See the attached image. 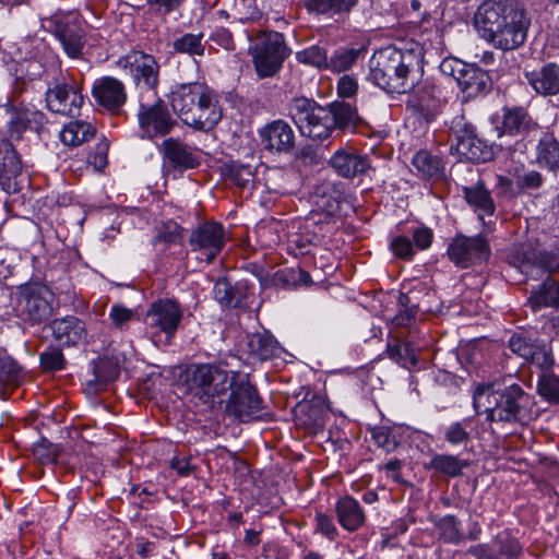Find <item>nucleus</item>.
Masks as SVG:
<instances>
[{"mask_svg":"<svg viewBox=\"0 0 559 559\" xmlns=\"http://www.w3.org/2000/svg\"><path fill=\"white\" fill-rule=\"evenodd\" d=\"M474 25L486 41L506 51L524 44L530 20L513 0H486L475 12Z\"/></svg>","mask_w":559,"mask_h":559,"instance_id":"obj_1","label":"nucleus"},{"mask_svg":"<svg viewBox=\"0 0 559 559\" xmlns=\"http://www.w3.org/2000/svg\"><path fill=\"white\" fill-rule=\"evenodd\" d=\"M424 74V52L419 45L409 49L385 47L369 60L368 80L388 93L413 91Z\"/></svg>","mask_w":559,"mask_h":559,"instance_id":"obj_2","label":"nucleus"},{"mask_svg":"<svg viewBox=\"0 0 559 559\" xmlns=\"http://www.w3.org/2000/svg\"><path fill=\"white\" fill-rule=\"evenodd\" d=\"M169 99L180 120L193 130L209 132L223 118L221 97L204 81L173 85Z\"/></svg>","mask_w":559,"mask_h":559,"instance_id":"obj_3","label":"nucleus"},{"mask_svg":"<svg viewBox=\"0 0 559 559\" xmlns=\"http://www.w3.org/2000/svg\"><path fill=\"white\" fill-rule=\"evenodd\" d=\"M532 406V397L515 383L503 391L495 382L479 383L473 391L475 413L486 419H521L533 415Z\"/></svg>","mask_w":559,"mask_h":559,"instance_id":"obj_4","label":"nucleus"},{"mask_svg":"<svg viewBox=\"0 0 559 559\" xmlns=\"http://www.w3.org/2000/svg\"><path fill=\"white\" fill-rule=\"evenodd\" d=\"M503 258L509 265L536 280L559 270V251L543 248L534 233L527 234L525 241L513 243Z\"/></svg>","mask_w":559,"mask_h":559,"instance_id":"obj_5","label":"nucleus"},{"mask_svg":"<svg viewBox=\"0 0 559 559\" xmlns=\"http://www.w3.org/2000/svg\"><path fill=\"white\" fill-rule=\"evenodd\" d=\"M245 34L250 43L248 50L259 78L275 75L288 56L284 36L278 32L263 29H245Z\"/></svg>","mask_w":559,"mask_h":559,"instance_id":"obj_6","label":"nucleus"},{"mask_svg":"<svg viewBox=\"0 0 559 559\" xmlns=\"http://www.w3.org/2000/svg\"><path fill=\"white\" fill-rule=\"evenodd\" d=\"M185 382L188 393L213 406L215 399L225 394L233 384V372L217 366L199 365L187 370Z\"/></svg>","mask_w":559,"mask_h":559,"instance_id":"obj_7","label":"nucleus"},{"mask_svg":"<svg viewBox=\"0 0 559 559\" xmlns=\"http://www.w3.org/2000/svg\"><path fill=\"white\" fill-rule=\"evenodd\" d=\"M41 27L57 37L69 57L76 58L82 53L85 32L83 21L78 12L59 11L43 17Z\"/></svg>","mask_w":559,"mask_h":559,"instance_id":"obj_8","label":"nucleus"},{"mask_svg":"<svg viewBox=\"0 0 559 559\" xmlns=\"http://www.w3.org/2000/svg\"><path fill=\"white\" fill-rule=\"evenodd\" d=\"M228 390L230 395L225 409L228 416L238 418L254 416L253 419H261V416L255 414L262 409V399L247 374L233 372V384Z\"/></svg>","mask_w":559,"mask_h":559,"instance_id":"obj_9","label":"nucleus"},{"mask_svg":"<svg viewBox=\"0 0 559 559\" xmlns=\"http://www.w3.org/2000/svg\"><path fill=\"white\" fill-rule=\"evenodd\" d=\"M47 108L55 114L74 117L80 115L84 104L82 86L73 80L57 81L45 93Z\"/></svg>","mask_w":559,"mask_h":559,"instance_id":"obj_10","label":"nucleus"},{"mask_svg":"<svg viewBox=\"0 0 559 559\" xmlns=\"http://www.w3.org/2000/svg\"><path fill=\"white\" fill-rule=\"evenodd\" d=\"M449 259L460 267H469L486 262L490 257L487 239L480 235L456 236L448 247Z\"/></svg>","mask_w":559,"mask_h":559,"instance_id":"obj_11","label":"nucleus"},{"mask_svg":"<svg viewBox=\"0 0 559 559\" xmlns=\"http://www.w3.org/2000/svg\"><path fill=\"white\" fill-rule=\"evenodd\" d=\"M183 311L175 299H158L151 304L145 314V324L155 333L171 337L178 330Z\"/></svg>","mask_w":559,"mask_h":559,"instance_id":"obj_12","label":"nucleus"},{"mask_svg":"<svg viewBox=\"0 0 559 559\" xmlns=\"http://www.w3.org/2000/svg\"><path fill=\"white\" fill-rule=\"evenodd\" d=\"M139 129L142 139L154 140L168 134L177 124L168 108L158 102L141 105L138 111Z\"/></svg>","mask_w":559,"mask_h":559,"instance_id":"obj_13","label":"nucleus"},{"mask_svg":"<svg viewBox=\"0 0 559 559\" xmlns=\"http://www.w3.org/2000/svg\"><path fill=\"white\" fill-rule=\"evenodd\" d=\"M450 130L456 142L455 150L461 156L472 160H486L489 157V152L483 150L485 145L477 136L475 127L464 115L452 118Z\"/></svg>","mask_w":559,"mask_h":559,"instance_id":"obj_14","label":"nucleus"},{"mask_svg":"<svg viewBox=\"0 0 559 559\" xmlns=\"http://www.w3.org/2000/svg\"><path fill=\"white\" fill-rule=\"evenodd\" d=\"M224 226L215 222H206L190 235V245L194 251H200L206 262H212L225 246Z\"/></svg>","mask_w":559,"mask_h":559,"instance_id":"obj_15","label":"nucleus"},{"mask_svg":"<svg viewBox=\"0 0 559 559\" xmlns=\"http://www.w3.org/2000/svg\"><path fill=\"white\" fill-rule=\"evenodd\" d=\"M523 547L510 531L499 532L490 544H477L467 550L477 559H518Z\"/></svg>","mask_w":559,"mask_h":559,"instance_id":"obj_16","label":"nucleus"},{"mask_svg":"<svg viewBox=\"0 0 559 559\" xmlns=\"http://www.w3.org/2000/svg\"><path fill=\"white\" fill-rule=\"evenodd\" d=\"M445 98L437 82L424 81L409 97V105L426 120H432L440 112Z\"/></svg>","mask_w":559,"mask_h":559,"instance_id":"obj_17","label":"nucleus"},{"mask_svg":"<svg viewBox=\"0 0 559 559\" xmlns=\"http://www.w3.org/2000/svg\"><path fill=\"white\" fill-rule=\"evenodd\" d=\"M92 96L98 106L111 112L118 111L127 102L124 84L112 76L95 80Z\"/></svg>","mask_w":559,"mask_h":559,"instance_id":"obj_18","label":"nucleus"},{"mask_svg":"<svg viewBox=\"0 0 559 559\" xmlns=\"http://www.w3.org/2000/svg\"><path fill=\"white\" fill-rule=\"evenodd\" d=\"M119 64L139 83L154 88L158 83V63L151 55L132 51L119 61Z\"/></svg>","mask_w":559,"mask_h":559,"instance_id":"obj_19","label":"nucleus"},{"mask_svg":"<svg viewBox=\"0 0 559 559\" xmlns=\"http://www.w3.org/2000/svg\"><path fill=\"white\" fill-rule=\"evenodd\" d=\"M491 121L498 136L520 135L537 127L527 109L521 106L503 107L501 118L492 117Z\"/></svg>","mask_w":559,"mask_h":559,"instance_id":"obj_20","label":"nucleus"},{"mask_svg":"<svg viewBox=\"0 0 559 559\" xmlns=\"http://www.w3.org/2000/svg\"><path fill=\"white\" fill-rule=\"evenodd\" d=\"M53 294L41 284L27 287L22 294L23 311L33 322H40L50 317Z\"/></svg>","mask_w":559,"mask_h":559,"instance_id":"obj_21","label":"nucleus"},{"mask_svg":"<svg viewBox=\"0 0 559 559\" xmlns=\"http://www.w3.org/2000/svg\"><path fill=\"white\" fill-rule=\"evenodd\" d=\"M165 163L175 170H187L200 165L194 150L176 138H168L160 145Z\"/></svg>","mask_w":559,"mask_h":559,"instance_id":"obj_22","label":"nucleus"},{"mask_svg":"<svg viewBox=\"0 0 559 559\" xmlns=\"http://www.w3.org/2000/svg\"><path fill=\"white\" fill-rule=\"evenodd\" d=\"M333 170L343 178H355L369 168L368 159L349 147L338 148L329 160Z\"/></svg>","mask_w":559,"mask_h":559,"instance_id":"obj_23","label":"nucleus"},{"mask_svg":"<svg viewBox=\"0 0 559 559\" xmlns=\"http://www.w3.org/2000/svg\"><path fill=\"white\" fill-rule=\"evenodd\" d=\"M524 78L528 85L542 96L559 94V66L548 62L539 69L525 70Z\"/></svg>","mask_w":559,"mask_h":559,"instance_id":"obj_24","label":"nucleus"},{"mask_svg":"<svg viewBox=\"0 0 559 559\" xmlns=\"http://www.w3.org/2000/svg\"><path fill=\"white\" fill-rule=\"evenodd\" d=\"M48 328L56 342L63 346H75L86 336L85 323L74 316L55 319Z\"/></svg>","mask_w":559,"mask_h":559,"instance_id":"obj_25","label":"nucleus"},{"mask_svg":"<svg viewBox=\"0 0 559 559\" xmlns=\"http://www.w3.org/2000/svg\"><path fill=\"white\" fill-rule=\"evenodd\" d=\"M261 138L264 148L271 152H288L295 143L292 127L283 120H276L267 124L261 131Z\"/></svg>","mask_w":559,"mask_h":559,"instance_id":"obj_26","label":"nucleus"},{"mask_svg":"<svg viewBox=\"0 0 559 559\" xmlns=\"http://www.w3.org/2000/svg\"><path fill=\"white\" fill-rule=\"evenodd\" d=\"M326 107L334 131L355 132L357 126L360 123V117L355 106L345 102H334Z\"/></svg>","mask_w":559,"mask_h":559,"instance_id":"obj_27","label":"nucleus"},{"mask_svg":"<svg viewBox=\"0 0 559 559\" xmlns=\"http://www.w3.org/2000/svg\"><path fill=\"white\" fill-rule=\"evenodd\" d=\"M535 163L549 171H559V141L554 134L545 133L537 141Z\"/></svg>","mask_w":559,"mask_h":559,"instance_id":"obj_28","label":"nucleus"},{"mask_svg":"<svg viewBox=\"0 0 559 559\" xmlns=\"http://www.w3.org/2000/svg\"><path fill=\"white\" fill-rule=\"evenodd\" d=\"M357 3L358 0H304V7L310 14L328 17H346Z\"/></svg>","mask_w":559,"mask_h":559,"instance_id":"obj_29","label":"nucleus"},{"mask_svg":"<svg viewBox=\"0 0 559 559\" xmlns=\"http://www.w3.org/2000/svg\"><path fill=\"white\" fill-rule=\"evenodd\" d=\"M527 306L535 313L543 308L559 306V284L549 275L531 293Z\"/></svg>","mask_w":559,"mask_h":559,"instance_id":"obj_30","label":"nucleus"},{"mask_svg":"<svg viewBox=\"0 0 559 559\" xmlns=\"http://www.w3.org/2000/svg\"><path fill=\"white\" fill-rule=\"evenodd\" d=\"M335 511L340 524L347 531H356L365 522V513L360 504L349 496L338 499Z\"/></svg>","mask_w":559,"mask_h":559,"instance_id":"obj_31","label":"nucleus"},{"mask_svg":"<svg viewBox=\"0 0 559 559\" xmlns=\"http://www.w3.org/2000/svg\"><path fill=\"white\" fill-rule=\"evenodd\" d=\"M214 297L222 307H241L248 296V287L242 283L231 285L227 280L221 278L214 285Z\"/></svg>","mask_w":559,"mask_h":559,"instance_id":"obj_32","label":"nucleus"},{"mask_svg":"<svg viewBox=\"0 0 559 559\" xmlns=\"http://www.w3.org/2000/svg\"><path fill=\"white\" fill-rule=\"evenodd\" d=\"M463 192L467 203L474 207L480 219L493 215L496 205L484 182L478 181L474 186L464 187Z\"/></svg>","mask_w":559,"mask_h":559,"instance_id":"obj_33","label":"nucleus"},{"mask_svg":"<svg viewBox=\"0 0 559 559\" xmlns=\"http://www.w3.org/2000/svg\"><path fill=\"white\" fill-rule=\"evenodd\" d=\"M334 131L328 107L319 106L314 108V112L300 130L302 135L313 140H325L332 135Z\"/></svg>","mask_w":559,"mask_h":559,"instance_id":"obj_34","label":"nucleus"},{"mask_svg":"<svg viewBox=\"0 0 559 559\" xmlns=\"http://www.w3.org/2000/svg\"><path fill=\"white\" fill-rule=\"evenodd\" d=\"M229 16L234 22L241 24H257L265 26L267 16L258 5L257 0H234Z\"/></svg>","mask_w":559,"mask_h":559,"instance_id":"obj_35","label":"nucleus"},{"mask_svg":"<svg viewBox=\"0 0 559 559\" xmlns=\"http://www.w3.org/2000/svg\"><path fill=\"white\" fill-rule=\"evenodd\" d=\"M489 83L490 79L486 71L468 63L457 81L459 87L468 96L486 92L489 88Z\"/></svg>","mask_w":559,"mask_h":559,"instance_id":"obj_36","label":"nucleus"},{"mask_svg":"<svg viewBox=\"0 0 559 559\" xmlns=\"http://www.w3.org/2000/svg\"><path fill=\"white\" fill-rule=\"evenodd\" d=\"M295 419H325L330 416H338L326 405L325 400L320 395H313L310 400L298 402L293 408ZM342 416V414H340Z\"/></svg>","mask_w":559,"mask_h":559,"instance_id":"obj_37","label":"nucleus"},{"mask_svg":"<svg viewBox=\"0 0 559 559\" xmlns=\"http://www.w3.org/2000/svg\"><path fill=\"white\" fill-rule=\"evenodd\" d=\"M174 52L195 57H203L206 41L203 33H182L176 36L171 43Z\"/></svg>","mask_w":559,"mask_h":559,"instance_id":"obj_38","label":"nucleus"},{"mask_svg":"<svg viewBox=\"0 0 559 559\" xmlns=\"http://www.w3.org/2000/svg\"><path fill=\"white\" fill-rule=\"evenodd\" d=\"M95 128L85 121H71L60 131V141L64 145L78 146L95 136Z\"/></svg>","mask_w":559,"mask_h":559,"instance_id":"obj_39","label":"nucleus"},{"mask_svg":"<svg viewBox=\"0 0 559 559\" xmlns=\"http://www.w3.org/2000/svg\"><path fill=\"white\" fill-rule=\"evenodd\" d=\"M320 105L313 99L297 96L293 97L287 106V114L300 131Z\"/></svg>","mask_w":559,"mask_h":559,"instance_id":"obj_40","label":"nucleus"},{"mask_svg":"<svg viewBox=\"0 0 559 559\" xmlns=\"http://www.w3.org/2000/svg\"><path fill=\"white\" fill-rule=\"evenodd\" d=\"M120 373L119 365L112 359H102L95 367V381L90 382L86 386L87 393H94L98 390V385H106L116 380Z\"/></svg>","mask_w":559,"mask_h":559,"instance_id":"obj_41","label":"nucleus"},{"mask_svg":"<svg viewBox=\"0 0 559 559\" xmlns=\"http://www.w3.org/2000/svg\"><path fill=\"white\" fill-rule=\"evenodd\" d=\"M250 354L261 360L273 357L278 350V344L273 336L255 333L250 336L248 342Z\"/></svg>","mask_w":559,"mask_h":559,"instance_id":"obj_42","label":"nucleus"},{"mask_svg":"<svg viewBox=\"0 0 559 559\" xmlns=\"http://www.w3.org/2000/svg\"><path fill=\"white\" fill-rule=\"evenodd\" d=\"M361 50L355 48H338L328 59L326 70L341 73L345 72L357 62Z\"/></svg>","mask_w":559,"mask_h":559,"instance_id":"obj_43","label":"nucleus"},{"mask_svg":"<svg viewBox=\"0 0 559 559\" xmlns=\"http://www.w3.org/2000/svg\"><path fill=\"white\" fill-rule=\"evenodd\" d=\"M413 165L424 178L439 177L443 170L439 157L427 151H419L413 157Z\"/></svg>","mask_w":559,"mask_h":559,"instance_id":"obj_44","label":"nucleus"},{"mask_svg":"<svg viewBox=\"0 0 559 559\" xmlns=\"http://www.w3.org/2000/svg\"><path fill=\"white\" fill-rule=\"evenodd\" d=\"M21 162L13 145L8 141L0 142V175L10 179L19 175Z\"/></svg>","mask_w":559,"mask_h":559,"instance_id":"obj_45","label":"nucleus"},{"mask_svg":"<svg viewBox=\"0 0 559 559\" xmlns=\"http://www.w3.org/2000/svg\"><path fill=\"white\" fill-rule=\"evenodd\" d=\"M429 467L443 475L456 477L462 474V471L465 467H467V463L459 460L454 455L436 454L430 460Z\"/></svg>","mask_w":559,"mask_h":559,"instance_id":"obj_46","label":"nucleus"},{"mask_svg":"<svg viewBox=\"0 0 559 559\" xmlns=\"http://www.w3.org/2000/svg\"><path fill=\"white\" fill-rule=\"evenodd\" d=\"M223 175L227 180L240 188L249 187L254 178L251 166L239 163L225 164L223 166Z\"/></svg>","mask_w":559,"mask_h":559,"instance_id":"obj_47","label":"nucleus"},{"mask_svg":"<svg viewBox=\"0 0 559 559\" xmlns=\"http://www.w3.org/2000/svg\"><path fill=\"white\" fill-rule=\"evenodd\" d=\"M386 355L393 361L403 367L416 366L418 361L417 352L408 342L404 344L389 343L386 347Z\"/></svg>","mask_w":559,"mask_h":559,"instance_id":"obj_48","label":"nucleus"},{"mask_svg":"<svg viewBox=\"0 0 559 559\" xmlns=\"http://www.w3.org/2000/svg\"><path fill=\"white\" fill-rule=\"evenodd\" d=\"M537 391L546 401L559 403V377L552 372H543L538 379Z\"/></svg>","mask_w":559,"mask_h":559,"instance_id":"obj_49","label":"nucleus"},{"mask_svg":"<svg viewBox=\"0 0 559 559\" xmlns=\"http://www.w3.org/2000/svg\"><path fill=\"white\" fill-rule=\"evenodd\" d=\"M296 59L304 64L312 66L318 69H326L328 53L320 46H311L296 53Z\"/></svg>","mask_w":559,"mask_h":559,"instance_id":"obj_50","label":"nucleus"},{"mask_svg":"<svg viewBox=\"0 0 559 559\" xmlns=\"http://www.w3.org/2000/svg\"><path fill=\"white\" fill-rule=\"evenodd\" d=\"M40 366L45 371L62 370L66 367V358L58 347L49 346L39 355Z\"/></svg>","mask_w":559,"mask_h":559,"instance_id":"obj_51","label":"nucleus"},{"mask_svg":"<svg viewBox=\"0 0 559 559\" xmlns=\"http://www.w3.org/2000/svg\"><path fill=\"white\" fill-rule=\"evenodd\" d=\"M182 240V228L175 222H168L160 226L154 238L155 243H163L166 247L179 243Z\"/></svg>","mask_w":559,"mask_h":559,"instance_id":"obj_52","label":"nucleus"},{"mask_svg":"<svg viewBox=\"0 0 559 559\" xmlns=\"http://www.w3.org/2000/svg\"><path fill=\"white\" fill-rule=\"evenodd\" d=\"M21 379V367L5 353H0V382L17 383Z\"/></svg>","mask_w":559,"mask_h":559,"instance_id":"obj_53","label":"nucleus"},{"mask_svg":"<svg viewBox=\"0 0 559 559\" xmlns=\"http://www.w3.org/2000/svg\"><path fill=\"white\" fill-rule=\"evenodd\" d=\"M108 151L109 142L105 136H102L87 159L95 170L102 171L108 165Z\"/></svg>","mask_w":559,"mask_h":559,"instance_id":"obj_54","label":"nucleus"},{"mask_svg":"<svg viewBox=\"0 0 559 559\" xmlns=\"http://www.w3.org/2000/svg\"><path fill=\"white\" fill-rule=\"evenodd\" d=\"M439 527L445 540L457 544L462 539L460 522L454 515H445L439 522Z\"/></svg>","mask_w":559,"mask_h":559,"instance_id":"obj_55","label":"nucleus"},{"mask_svg":"<svg viewBox=\"0 0 559 559\" xmlns=\"http://www.w3.org/2000/svg\"><path fill=\"white\" fill-rule=\"evenodd\" d=\"M526 360L531 361L533 365H535L538 368H540L542 370H544V372H549L548 370L554 365V358H552L550 350H548L544 346H537V345H534V347L530 352Z\"/></svg>","mask_w":559,"mask_h":559,"instance_id":"obj_56","label":"nucleus"},{"mask_svg":"<svg viewBox=\"0 0 559 559\" xmlns=\"http://www.w3.org/2000/svg\"><path fill=\"white\" fill-rule=\"evenodd\" d=\"M390 248L395 257L404 260H411L415 253L413 242L405 236L394 237Z\"/></svg>","mask_w":559,"mask_h":559,"instance_id":"obj_57","label":"nucleus"},{"mask_svg":"<svg viewBox=\"0 0 559 559\" xmlns=\"http://www.w3.org/2000/svg\"><path fill=\"white\" fill-rule=\"evenodd\" d=\"M134 312L122 305H114L109 311V319L117 329H124L132 321Z\"/></svg>","mask_w":559,"mask_h":559,"instance_id":"obj_58","label":"nucleus"},{"mask_svg":"<svg viewBox=\"0 0 559 559\" xmlns=\"http://www.w3.org/2000/svg\"><path fill=\"white\" fill-rule=\"evenodd\" d=\"M466 68V63L456 58H444L440 66V72L448 78H452L456 83L462 75L464 69Z\"/></svg>","mask_w":559,"mask_h":559,"instance_id":"obj_59","label":"nucleus"},{"mask_svg":"<svg viewBox=\"0 0 559 559\" xmlns=\"http://www.w3.org/2000/svg\"><path fill=\"white\" fill-rule=\"evenodd\" d=\"M371 435L376 443L388 451L397 447V441L391 436V430L386 426L372 427Z\"/></svg>","mask_w":559,"mask_h":559,"instance_id":"obj_60","label":"nucleus"},{"mask_svg":"<svg viewBox=\"0 0 559 559\" xmlns=\"http://www.w3.org/2000/svg\"><path fill=\"white\" fill-rule=\"evenodd\" d=\"M543 182L544 178L537 170H525L516 176V185L521 189H538Z\"/></svg>","mask_w":559,"mask_h":559,"instance_id":"obj_61","label":"nucleus"},{"mask_svg":"<svg viewBox=\"0 0 559 559\" xmlns=\"http://www.w3.org/2000/svg\"><path fill=\"white\" fill-rule=\"evenodd\" d=\"M146 4L157 14L169 15L180 9L187 0H145Z\"/></svg>","mask_w":559,"mask_h":559,"instance_id":"obj_62","label":"nucleus"},{"mask_svg":"<svg viewBox=\"0 0 559 559\" xmlns=\"http://www.w3.org/2000/svg\"><path fill=\"white\" fill-rule=\"evenodd\" d=\"M336 91L338 97L352 98L358 92V82L355 78L344 74L337 81Z\"/></svg>","mask_w":559,"mask_h":559,"instance_id":"obj_63","label":"nucleus"},{"mask_svg":"<svg viewBox=\"0 0 559 559\" xmlns=\"http://www.w3.org/2000/svg\"><path fill=\"white\" fill-rule=\"evenodd\" d=\"M210 40L223 47L226 50L234 49V39L231 32L225 27H216L210 35Z\"/></svg>","mask_w":559,"mask_h":559,"instance_id":"obj_64","label":"nucleus"}]
</instances>
